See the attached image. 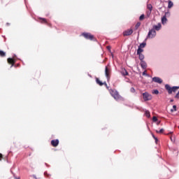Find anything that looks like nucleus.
I'll return each mask as SVG.
<instances>
[{
	"label": "nucleus",
	"mask_w": 179,
	"mask_h": 179,
	"mask_svg": "<svg viewBox=\"0 0 179 179\" xmlns=\"http://www.w3.org/2000/svg\"><path fill=\"white\" fill-rule=\"evenodd\" d=\"M7 61H8V63L10 64V65H11V68L12 66H15V63L16 62V60L12 58H8Z\"/></svg>",
	"instance_id": "nucleus-10"
},
{
	"label": "nucleus",
	"mask_w": 179,
	"mask_h": 179,
	"mask_svg": "<svg viewBox=\"0 0 179 179\" xmlns=\"http://www.w3.org/2000/svg\"><path fill=\"white\" fill-rule=\"evenodd\" d=\"M17 66H19V64H17Z\"/></svg>",
	"instance_id": "nucleus-41"
},
{
	"label": "nucleus",
	"mask_w": 179,
	"mask_h": 179,
	"mask_svg": "<svg viewBox=\"0 0 179 179\" xmlns=\"http://www.w3.org/2000/svg\"><path fill=\"white\" fill-rule=\"evenodd\" d=\"M39 20H40V22L42 24H48V26H51V24L48 23L47 22V19L45 18L39 17Z\"/></svg>",
	"instance_id": "nucleus-11"
},
{
	"label": "nucleus",
	"mask_w": 179,
	"mask_h": 179,
	"mask_svg": "<svg viewBox=\"0 0 179 179\" xmlns=\"http://www.w3.org/2000/svg\"><path fill=\"white\" fill-rule=\"evenodd\" d=\"M140 65L143 69H146V68H148V64L145 61H141Z\"/></svg>",
	"instance_id": "nucleus-13"
},
{
	"label": "nucleus",
	"mask_w": 179,
	"mask_h": 179,
	"mask_svg": "<svg viewBox=\"0 0 179 179\" xmlns=\"http://www.w3.org/2000/svg\"><path fill=\"white\" fill-rule=\"evenodd\" d=\"M175 99H179V91L178 92V93L175 96Z\"/></svg>",
	"instance_id": "nucleus-32"
},
{
	"label": "nucleus",
	"mask_w": 179,
	"mask_h": 179,
	"mask_svg": "<svg viewBox=\"0 0 179 179\" xmlns=\"http://www.w3.org/2000/svg\"><path fill=\"white\" fill-rule=\"evenodd\" d=\"M145 115L148 118L150 117V112H149L148 110H146L145 112Z\"/></svg>",
	"instance_id": "nucleus-25"
},
{
	"label": "nucleus",
	"mask_w": 179,
	"mask_h": 179,
	"mask_svg": "<svg viewBox=\"0 0 179 179\" xmlns=\"http://www.w3.org/2000/svg\"><path fill=\"white\" fill-rule=\"evenodd\" d=\"M130 92H131V93H135V88L131 87V88L130 89Z\"/></svg>",
	"instance_id": "nucleus-31"
},
{
	"label": "nucleus",
	"mask_w": 179,
	"mask_h": 179,
	"mask_svg": "<svg viewBox=\"0 0 179 179\" xmlns=\"http://www.w3.org/2000/svg\"><path fill=\"white\" fill-rule=\"evenodd\" d=\"M134 33V30L132 29H127L123 32V36H131Z\"/></svg>",
	"instance_id": "nucleus-8"
},
{
	"label": "nucleus",
	"mask_w": 179,
	"mask_h": 179,
	"mask_svg": "<svg viewBox=\"0 0 179 179\" xmlns=\"http://www.w3.org/2000/svg\"><path fill=\"white\" fill-rule=\"evenodd\" d=\"M159 94V90H154L152 91V94Z\"/></svg>",
	"instance_id": "nucleus-29"
},
{
	"label": "nucleus",
	"mask_w": 179,
	"mask_h": 179,
	"mask_svg": "<svg viewBox=\"0 0 179 179\" xmlns=\"http://www.w3.org/2000/svg\"><path fill=\"white\" fill-rule=\"evenodd\" d=\"M150 15H152V11L148 10L146 11V16H147V17H150Z\"/></svg>",
	"instance_id": "nucleus-20"
},
{
	"label": "nucleus",
	"mask_w": 179,
	"mask_h": 179,
	"mask_svg": "<svg viewBox=\"0 0 179 179\" xmlns=\"http://www.w3.org/2000/svg\"><path fill=\"white\" fill-rule=\"evenodd\" d=\"M106 88L108 89V86H107Z\"/></svg>",
	"instance_id": "nucleus-40"
},
{
	"label": "nucleus",
	"mask_w": 179,
	"mask_h": 179,
	"mask_svg": "<svg viewBox=\"0 0 179 179\" xmlns=\"http://www.w3.org/2000/svg\"><path fill=\"white\" fill-rule=\"evenodd\" d=\"M121 74L123 76H128V71H127L126 69H123L121 71Z\"/></svg>",
	"instance_id": "nucleus-14"
},
{
	"label": "nucleus",
	"mask_w": 179,
	"mask_h": 179,
	"mask_svg": "<svg viewBox=\"0 0 179 179\" xmlns=\"http://www.w3.org/2000/svg\"><path fill=\"white\" fill-rule=\"evenodd\" d=\"M138 55L140 60L143 61V59H145V56L143 55V54L141 53V54H138Z\"/></svg>",
	"instance_id": "nucleus-16"
},
{
	"label": "nucleus",
	"mask_w": 179,
	"mask_h": 179,
	"mask_svg": "<svg viewBox=\"0 0 179 179\" xmlns=\"http://www.w3.org/2000/svg\"><path fill=\"white\" fill-rule=\"evenodd\" d=\"M165 89L167 90L169 94H171L173 92L176 93L178 90L179 87H171L169 84L165 85Z\"/></svg>",
	"instance_id": "nucleus-2"
},
{
	"label": "nucleus",
	"mask_w": 179,
	"mask_h": 179,
	"mask_svg": "<svg viewBox=\"0 0 179 179\" xmlns=\"http://www.w3.org/2000/svg\"><path fill=\"white\" fill-rule=\"evenodd\" d=\"M174 101L173 99L171 100V102L173 103Z\"/></svg>",
	"instance_id": "nucleus-37"
},
{
	"label": "nucleus",
	"mask_w": 179,
	"mask_h": 179,
	"mask_svg": "<svg viewBox=\"0 0 179 179\" xmlns=\"http://www.w3.org/2000/svg\"><path fill=\"white\" fill-rule=\"evenodd\" d=\"M3 157V155H2V154L0 153V162L1 160H2Z\"/></svg>",
	"instance_id": "nucleus-34"
},
{
	"label": "nucleus",
	"mask_w": 179,
	"mask_h": 179,
	"mask_svg": "<svg viewBox=\"0 0 179 179\" xmlns=\"http://www.w3.org/2000/svg\"><path fill=\"white\" fill-rule=\"evenodd\" d=\"M147 9L148 10H153V6H152V4H148L147 5Z\"/></svg>",
	"instance_id": "nucleus-17"
},
{
	"label": "nucleus",
	"mask_w": 179,
	"mask_h": 179,
	"mask_svg": "<svg viewBox=\"0 0 179 179\" xmlns=\"http://www.w3.org/2000/svg\"><path fill=\"white\" fill-rule=\"evenodd\" d=\"M143 51V49H142L141 48L138 47V48L137 50V55L142 54Z\"/></svg>",
	"instance_id": "nucleus-22"
},
{
	"label": "nucleus",
	"mask_w": 179,
	"mask_h": 179,
	"mask_svg": "<svg viewBox=\"0 0 179 179\" xmlns=\"http://www.w3.org/2000/svg\"><path fill=\"white\" fill-rule=\"evenodd\" d=\"M173 1H169V4H168V8H173Z\"/></svg>",
	"instance_id": "nucleus-26"
},
{
	"label": "nucleus",
	"mask_w": 179,
	"mask_h": 179,
	"mask_svg": "<svg viewBox=\"0 0 179 179\" xmlns=\"http://www.w3.org/2000/svg\"><path fill=\"white\" fill-rule=\"evenodd\" d=\"M143 19H145V15L142 14L140 17H139V20L142 21L143 20Z\"/></svg>",
	"instance_id": "nucleus-28"
},
{
	"label": "nucleus",
	"mask_w": 179,
	"mask_h": 179,
	"mask_svg": "<svg viewBox=\"0 0 179 179\" xmlns=\"http://www.w3.org/2000/svg\"><path fill=\"white\" fill-rule=\"evenodd\" d=\"M109 93L117 101H118V100H122L123 99L117 90H109Z\"/></svg>",
	"instance_id": "nucleus-1"
},
{
	"label": "nucleus",
	"mask_w": 179,
	"mask_h": 179,
	"mask_svg": "<svg viewBox=\"0 0 179 179\" xmlns=\"http://www.w3.org/2000/svg\"><path fill=\"white\" fill-rule=\"evenodd\" d=\"M157 134H163L164 132V129H161L160 130H156Z\"/></svg>",
	"instance_id": "nucleus-27"
},
{
	"label": "nucleus",
	"mask_w": 179,
	"mask_h": 179,
	"mask_svg": "<svg viewBox=\"0 0 179 179\" xmlns=\"http://www.w3.org/2000/svg\"><path fill=\"white\" fill-rule=\"evenodd\" d=\"M171 113H174V111H177V106L173 105V109L171 110Z\"/></svg>",
	"instance_id": "nucleus-24"
},
{
	"label": "nucleus",
	"mask_w": 179,
	"mask_h": 179,
	"mask_svg": "<svg viewBox=\"0 0 179 179\" xmlns=\"http://www.w3.org/2000/svg\"><path fill=\"white\" fill-rule=\"evenodd\" d=\"M155 37H156V31L155 29L150 30L147 38H153Z\"/></svg>",
	"instance_id": "nucleus-6"
},
{
	"label": "nucleus",
	"mask_w": 179,
	"mask_h": 179,
	"mask_svg": "<svg viewBox=\"0 0 179 179\" xmlns=\"http://www.w3.org/2000/svg\"><path fill=\"white\" fill-rule=\"evenodd\" d=\"M96 83H97V85H99V86H103V82H101V80H100V79H99V78H96Z\"/></svg>",
	"instance_id": "nucleus-15"
},
{
	"label": "nucleus",
	"mask_w": 179,
	"mask_h": 179,
	"mask_svg": "<svg viewBox=\"0 0 179 179\" xmlns=\"http://www.w3.org/2000/svg\"><path fill=\"white\" fill-rule=\"evenodd\" d=\"M152 137L154 138V139L155 140V142H156V143H157V141H159L157 138H156V136H155L153 134H152Z\"/></svg>",
	"instance_id": "nucleus-33"
},
{
	"label": "nucleus",
	"mask_w": 179,
	"mask_h": 179,
	"mask_svg": "<svg viewBox=\"0 0 179 179\" xmlns=\"http://www.w3.org/2000/svg\"><path fill=\"white\" fill-rule=\"evenodd\" d=\"M152 81L155 82V83H163V80H162V78H159V77H154L152 78Z\"/></svg>",
	"instance_id": "nucleus-9"
},
{
	"label": "nucleus",
	"mask_w": 179,
	"mask_h": 179,
	"mask_svg": "<svg viewBox=\"0 0 179 179\" xmlns=\"http://www.w3.org/2000/svg\"><path fill=\"white\" fill-rule=\"evenodd\" d=\"M6 53L0 50V57H6Z\"/></svg>",
	"instance_id": "nucleus-23"
},
{
	"label": "nucleus",
	"mask_w": 179,
	"mask_h": 179,
	"mask_svg": "<svg viewBox=\"0 0 179 179\" xmlns=\"http://www.w3.org/2000/svg\"><path fill=\"white\" fill-rule=\"evenodd\" d=\"M15 179H20V178H15Z\"/></svg>",
	"instance_id": "nucleus-38"
},
{
	"label": "nucleus",
	"mask_w": 179,
	"mask_h": 179,
	"mask_svg": "<svg viewBox=\"0 0 179 179\" xmlns=\"http://www.w3.org/2000/svg\"><path fill=\"white\" fill-rule=\"evenodd\" d=\"M160 29H162V24L158 23L157 25L153 26L152 30H155L157 31H159V30H160Z\"/></svg>",
	"instance_id": "nucleus-12"
},
{
	"label": "nucleus",
	"mask_w": 179,
	"mask_h": 179,
	"mask_svg": "<svg viewBox=\"0 0 179 179\" xmlns=\"http://www.w3.org/2000/svg\"><path fill=\"white\" fill-rule=\"evenodd\" d=\"M103 84L106 86V87H107V83H103Z\"/></svg>",
	"instance_id": "nucleus-35"
},
{
	"label": "nucleus",
	"mask_w": 179,
	"mask_h": 179,
	"mask_svg": "<svg viewBox=\"0 0 179 179\" xmlns=\"http://www.w3.org/2000/svg\"><path fill=\"white\" fill-rule=\"evenodd\" d=\"M111 74V66H110V64H108L106 67H105V75L107 78L108 80H110V75Z\"/></svg>",
	"instance_id": "nucleus-3"
},
{
	"label": "nucleus",
	"mask_w": 179,
	"mask_h": 179,
	"mask_svg": "<svg viewBox=\"0 0 179 179\" xmlns=\"http://www.w3.org/2000/svg\"><path fill=\"white\" fill-rule=\"evenodd\" d=\"M143 76L146 75V71H145L143 73Z\"/></svg>",
	"instance_id": "nucleus-36"
},
{
	"label": "nucleus",
	"mask_w": 179,
	"mask_h": 179,
	"mask_svg": "<svg viewBox=\"0 0 179 179\" xmlns=\"http://www.w3.org/2000/svg\"><path fill=\"white\" fill-rule=\"evenodd\" d=\"M145 47H146V43H145V42L141 43L138 46V48H145Z\"/></svg>",
	"instance_id": "nucleus-18"
},
{
	"label": "nucleus",
	"mask_w": 179,
	"mask_h": 179,
	"mask_svg": "<svg viewBox=\"0 0 179 179\" xmlns=\"http://www.w3.org/2000/svg\"><path fill=\"white\" fill-rule=\"evenodd\" d=\"M166 22H167V18L166 17V15H164L162 18V22L163 24H164V23H166Z\"/></svg>",
	"instance_id": "nucleus-19"
},
{
	"label": "nucleus",
	"mask_w": 179,
	"mask_h": 179,
	"mask_svg": "<svg viewBox=\"0 0 179 179\" xmlns=\"http://www.w3.org/2000/svg\"><path fill=\"white\" fill-rule=\"evenodd\" d=\"M143 99L144 101H149V100H152V96L148 92H144L143 93Z\"/></svg>",
	"instance_id": "nucleus-5"
},
{
	"label": "nucleus",
	"mask_w": 179,
	"mask_h": 179,
	"mask_svg": "<svg viewBox=\"0 0 179 179\" xmlns=\"http://www.w3.org/2000/svg\"><path fill=\"white\" fill-rule=\"evenodd\" d=\"M152 121L153 122H157V117L156 116L152 117Z\"/></svg>",
	"instance_id": "nucleus-30"
},
{
	"label": "nucleus",
	"mask_w": 179,
	"mask_h": 179,
	"mask_svg": "<svg viewBox=\"0 0 179 179\" xmlns=\"http://www.w3.org/2000/svg\"><path fill=\"white\" fill-rule=\"evenodd\" d=\"M160 124V122L159 123H157V125H159Z\"/></svg>",
	"instance_id": "nucleus-39"
},
{
	"label": "nucleus",
	"mask_w": 179,
	"mask_h": 179,
	"mask_svg": "<svg viewBox=\"0 0 179 179\" xmlns=\"http://www.w3.org/2000/svg\"><path fill=\"white\" fill-rule=\"evenodd\" d=\"M81 36H83V37L85 38L86 40H90L91 41H93V40H94V36H93L90 33L84 32L81 34Z\"/></svg>",
	"instance_id": "nucleus-4"
},
{
	"label": "nucleus",
	"mask_w": 179,
	"mask_h": 179,
	"mask_svg": "<svg viewBox=\"0 0 179 179\" xmlns=\"http://www.w3.org/2000/svg\"><path fill=\"white\" fill-rule=\"evenodd\" d=\"M141 27V22H137L136 24L135 25V30H138Z\"/></svg>",
	"instance_id": "nucleus-21"
},
{
	"label": "nucleus",
	"mask_w": 179,
	"mask_h": 179,
	"mask_svg": "<svg viewBox=\"0 0 179 179\" xmlns=\"http://www.w3.org/2000/svg\"><path fill=\"white\" fill-rule=\"evenodd\" d=\"M178 129H179V126H178Z\"/></svg>",
	"instance_id": "nucleus-42"
},
{
	"label": "nucleus",
	"mask_w": 179,
	"mask_h": 179,
	"mask_svg": "<svg viewBox=\"0 0 179 179\" xmlns=\"http://www.w3.org/2000/svg\"><path fill=\"white\" fill-rule=\"evenodd\" d=\"M51 145H52V146H53V148H57V146H58V145H59V139L52 140Z\"/></svg>",
	"instance_id": "nucleus-7"
}]
</instances>
